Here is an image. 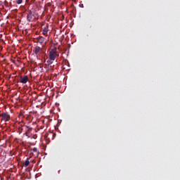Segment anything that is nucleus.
<instances>
[{"label":"nucleus","mask_w":180,"mask_h":180,"mask_svg":"<svg viewBox=\"0 0 180 180\" xmlns=\"http://www.w3.org/2000/svg\"><path fill=\"white\" fill-rule=\"evenodd\" d=\"M60 56V53L57 52V48L54 47L49 51V60L54 61L57 57Z\"/></svg>","instance_id":"1"},{"label":"nucleus","mask_w":180,"mask_h":180,"mask_svg":"<svg viewBox=\"0 0 180 180\" xmlns=\"http://www.w3.org/2000/svg\"><path fill=\"white\" fill-rule=\"evenodd\" d=\"M1 117L4 122H9L11 120V115L8 112H3L1 115Z\"/></svg>","instance_id":"2"},{"label":"nucleus","mask_w":180,"mask_h":180,"mask_svg":"<svg viewBox=\"0 0 180 180\" xmlns=\"http://www.w3.org/2000/svg\"><path fill=\"white\" fill-rule=\"evenodd\" d=\"M29 81V77L27 75L20 76L19 82L21 84H27Z\"/></svg>","instance_id":"3"},{"label":"nucleus","mask_w":180,"mask_h":180,"mask_svg":"<svg viewBox=\"0 0 180 180\" xmlns=\"http://www.w3.org/2000/svg\"><path fill=\"white\" fill-rule=\"evenodd\" d=\"M27 20L28 22H33V13H32V11H30L27 15Z\"/></svg>","instance_id":"4"},{"label":"nucleus","mask_w":180,"mask_h":180,"mask_svg":"<svg viewBox=\"0 0 180 180\" xmlns=\"http://www.w3.org/2000/svg\"><path fill=\"white\" fill-rule=\"evenodd\" d=\"M41 51V48L40 46H35L34 49V53L36 56H39V52Z\"/></svg>","instance_id":"5"},{"label":"nucleus","mask_w":180,"mask_h":180,"mask_svg":"<svg viewBox=\"0 0 180 180\" xmlns=\"http://www.w3.org/2000/svg\"><path fill=\"white\" fill-rule=\"evenodd\" d=\"M43 34L44 36H47V33H49V24L46 25V27L42 28Z\"/></svg>","instance_id":"6"},{"label":"nucleus","mask_w":180,"mask_h":180,"mask_svg":"<svg viewBox=\"0 0 180 180\" xmlns=\"http://www.w3.org/2000/svg\"><path fill=\"white\" fill-rule=\"evenodd\" d=\"M44 42V37H39L37 39V43H39L40 44H43Z\"/></svg>","instance_id":"7"},{"label":"nucleus","mask_w":180,"mask_h":180,"mask_svg":"<svg viewBox=\"0 0 180 180\" xmlns=\"http://www.w3.org/2000/svg\"><path fill=\"white\" fill-rule=\"evenodd\" d=\"M29 160H30V158H27V160L22 163V165L25 167H29V164H30Z\"/></svg>","instance_id":"8"},{"label":"nucleus","mask_w":180,"mask_h":180,"mask_svg":"<svg viewBox=\"0 0 180 180\" xmlns=\"http://www.w3.org/2000/svg\"><path fill=\"white\" fill-rule=\"evenodd\" d=\"M25 127L27 129V131L25 132L26 136H27V134L32 131V128L29 126H25Z\"/></svg>","instance_id":"9"},{"label":"nucleus","mask_w":180,"mask_h":180,"mask_svg":"<svg viewBox=\"0 0 180 180\" xmlns=\"http://www.w3.org/2000/svg\"><path fill=\"white\" fill-rule=\"evenodd\" d=\"M22 2H23V0H17L16 4H18V5H20Z\"/></svg>","instance_id":"10"},{"label":"nucleus","mask_w":180,"mask_h":180,"mask_svg":"<svg viewBox=\"0 0 180 180\" xmlns=\"http://www.w3.org/2000/svg\"><path fill=\"white\" fill-rule=\"evenodd\" d=\"M22 130H23V128H22V127L18 128L19 134H21Z\"/></svg>","instance_id":"11"},{"label":"nucleus","mask_w":180,"mask_h":180,"mask_svg":"<svg viewBox=\"0 0 180 180\" xmlns=\"http://www.w3.org/2000/svg\"><path fill=\"white\" fill-rule=\"evenodd\" d=\"M32 151H33L34 153H37V148H34L32 149Z\"/></svg>","instance_id":"12"}]
</instances>
